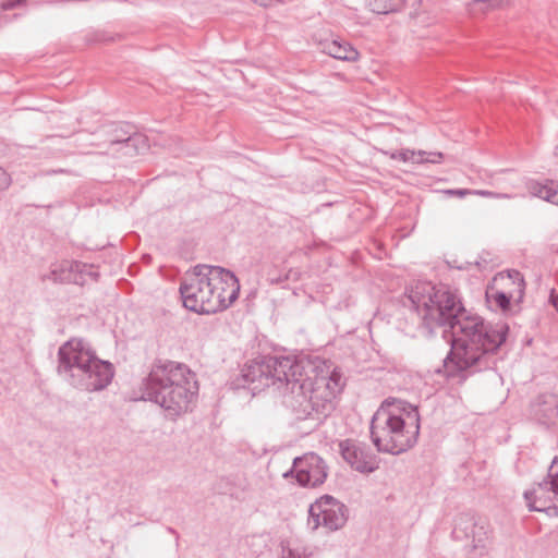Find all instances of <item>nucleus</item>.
I'll list each match as a JSON object with an SVG mask.
<instances>
[{"label":"nucleus","mask_w":558,"mask_h":558,"mask_svg":"<svg viewBox=\"0 0 558 558\" xmlns=\"http://www.w3.org/2000/svg\"><path fill=\"white\" fill-rule=\"evenodd\" d=\"M413 308L421 318V328L433 335L436 328L452 332L451 350L444 360L445 374L460 383L468 377L493 369L509 333L505 323H488L468 312L448 286L417 281L407 290Z\"/></svg>","instance_id":"f257e3e1"},{"label":"nucleus","mask_w":558,"mask_h":558,"mask_svg":"<svg viewBox=\"0 0 558 558\" xmlns=\"http://www.w3.org/2000/svg\"><path fill=\"white\" fill-rule=\"evenodd\" d=\"M233 385L253 395L270 386H286L284 404L295 418L318 426L333 412L336 396L344 383L339 371L320 361L266 355L245 364Z\"/></svg>","instance_id":"f03ea898"},{"label":"nucleus","mask_w":558,"mask_h":558,"mask_svg":"<svg viewBox=\"0 0 558 558\" xmlns=\"http://www.w3.org/2000/svg\"><path fill=\"white\" fill-rule=\"evenodd\" d=\"M141 399L155 402L167 413L177 416L192 410L198 393L196 376L190 368L173 361H157L142 380Z\"/></svg>","instance_id":"7ed1b4c3"},{"label":"nucleus","mask_w":558,"mask_h":558,"mask_svg":"<svg viewBox=\"0 0 558 558\" xmlns=\"http://www.w3.org/2000/svg\"><path fill=\"white\" fill-rule=\"evenodd\" d=\"M369 430L379 452H405L416 444L420 435L418 409L401 400L387 399L374 413Z\"/></svg>","instance_id":"20e7f679"},{"label":"nucleus","mask_w":558,"mask_h":558,"mask_svg":"<svg viewBox=\"0 0 558 558\" xmlns=\"http://www.w3.org/2000/svg\"><path fill=\"white\" fill-rule=\"evenodd\" d=\"M211 270L213 266L199 264L186 274L179 289L185 308L197 314L219 312L220 303L215 300Z\"/></svg>","instance_id":"39448f33"},{"label":"nucleus","mask_w":558,"mask_h":558,"mask_svg":"<svg viewBox=\"0 0 558 558\" xmlns=\"http://www.w3.org/2000/svg\"><path fill=\"white\" fill-rule=\"evenodd\" d=\"M82 361L62 378L66 384L86 392L100 391L110 385L114 376V368L110 362L100 360L92 347Z\"/></svg>","instance_id":"423d86ee"},{"label":"nucleus","mask_w":558,"mask_h":558,"mask_svg":"<svg viewBox=\"0 0 558 558\" xmlns=\"http://www.w3.org/2000/svg\"><path fill=\"white\" fill-rule=\"evenodd\" d=\"M348 520V508L330 495H324L310 506L308 526L315 531L319 526L329 532L341 529Z\"/></svg>","instance_id":"0eeeda50"},{"label":"nucleus","mask_w":558,"mask_h":558,"mask_svg":"<svg viewBox=\"0 0 558 558\" xmlns=\"http://www.w3.org/2000/svg\"><path fill=\"white\" fill-rule=\"evenodd\" d=\"M454 539H471L470 558H482L488 554V530L471 513H460L454 520L452 530Z\"/></svg>","instance_id":"6e6552de"},{"label":"nucleus","mask_w":558,"mask_h":558,"mask_svg":"<svg viewBox=\"0 0 558 558\" xmlns=\"http://www.w3.org/2000/svg\"><path fill=\"white\" fill-rule=\"evenodd\" d=\"M524 498L532 511L553 508L558 513V457L551 461L547 476L531 490H526Z\"/></svg>","instance_id":"1a4fd4ad"},{"label":"nucleus","mask_w":558,"mask_h":558,"mask_svg":"<svg viewBox=\"0 0 558 558\" xmlns=\"http://www.w3.org/2000/svg\"><path fill=\"white\" fill-rule=\"evenodd\" d=\"M293 476L302 487L320 486L327 478V465L315 452H307L293 460L292 468L283 474L288 478Z\"/></svg>","instance_id":"9d476101"},{"label":"nucleus","mask_w":558,"mask_h":558,"mask_svg":"<svg viewBox=\"0 0 558 558\" xmlns=\"http://www.w3.org/2000/svg\"><path fill=\"white\" fill-rule=\"evenodd\" d=\"M211 280L215 300L220 303L219 312L227 310L239 298L240 283L236 276L220 266H213Z\"/></svg>","instance_id":"9b49d317"},{"label":"nucleus","mask_w":558,"mask_h":558,"mask_svg":"<svg viewBox=\"0 0 558 558\" xmlns=\"http://www.w3.org/2000/svg\"><path fill=\"white\" fill-rule=\"evenodd\" d=\"M89 348L90 344L82 338L65 341L58 350V375L63 378L74 367L76 368Z\"/></svg>","instance_id":"f8f14e48"},{"label":"nucleus","mask_w":558,"mask_h":558,"mask_svg":"<svg viewBox=\"0 0 558 558\" xmlns=\"http://www.w3.org/2000/svg\"><path fill=\"white\" fill-rule=\"evenodd\" d=\"M340 453L347 463L361 473H371L374 465L373 454L366 445L353 439H345L339 444Z\"/></svg>","instance_id":"ddd939ff"},{"label":"nucleus","mask_w":558,"mask_h":558,"mask_svg":"<svg viewBox=\"0 0 558 558\" xmlns=\"http://www.w3.org/2000/svg\"><path fill=\"white\" fill-rule=\"evenodd\" d=\"M529 415L537 424L547 428L558 425V396L555 393L537 396L530 404Z\"/></svg>","instance_id":"4468645a"},{"label":"nucleus","mask_w":558,"mask_h":558,"mask_svg":"<svg viewBox=\"0 0 558 558\" xmlns=\"http://www.w3.org/2000/svg\"><path fill=\"white\" fill-rule=\"evenodd\" d=\"M125 138L126 141L122 142L112 151L100 153L105 155H110L112 157H133L135 155L143 154L149 148L148 138L146 135L142 133L135 132L132 136H126Z\"/></svg>","instance_id":"2eb2a0df"},{"label":"nucleus","mask_w":558,"mask_h":558,"mask_svg":"<svg viewBox=\"0 0 558 558\" xmlns=\"http://www.w3.org/2000/svg\"><path fill=\"white\" fill-rule=\"evenodd\" d=\"M324 51L330 57L343 61H355L359 58L357 50L345 41L341 43L338 40H332L326 43L324 46Z\"/></svg>","instance_id":"dca6fc26"},{"label":"nucleus","mask_w":558,"mask_h":558,"mask_svg":"<svg viewBox=\"0 0 558 558\" xmlns=\"http://www.w3.org/2000/svg\"><path fill=\"white\" fill-rule=\"evenodd\" d=\"M529 191L533 196L542 198L550 204L558 205V191L554 187L553 182H531Z\"/></svg>","instance_id":"f3484780"},{"label":"nucleus","mask_w":558,"mask_h":558,"mask_svg":"<svg viewBox=\"0 0 558 558\" xmlns=\"http://www.w3.org/2000/svg\"><path fill=\"white\" fill-rule=\"evenodd\" d=\"M135 133L134 126L128 123L116 125L108 134L107 142L109 144L106 151H112L122 142L126 141V136H132Z\"/></svg>","instance_id":"a211bd4d"},{"label":"nucleus","mask_w":558,"mask_h":558,"mask_svg":"<svg viewBox=\"0 0 558 558\" xmlns=\"http://www.w3.org/2000/svg\"><path fill=\"white\" fill-rule=\"evenodd\" d=\"M372 12L377 14H388L399 11L404 0H366Z\"/></svg>","instance_id":"6ab92c4d"},{"label":"nucleus","mask_w":558,"mask_h":558,"mask_svg":"<svg viewBox=\"0 0 558 558\" xmlns=\"http://www.w3.org/2000/svg\"><path fill=\"white\" fill-rule=\"evenodd\" d=\"M487 300H493L498 308H500L504 313H506L510 308V301L513 296L512 292H504V291H494L486 292Z\"/></svg>","instance_id":"aec40b11"},{"label":"nucleus","mask_w":558,"mask_h":558,"mask_svg":"<svg viewBox=\"0 0 558 558\" xmlns=\"http://www.w3.org/2000/svg\"><path fill=\"white\" fill-rule=\"evenodd\" d=\"M500 280L510 281L511 284L514 286L515 291L519 294V300L522 299L523 293H524L525 282H524V278L520 271L514 270V269L508 270L506 277L500 275Z\"/></svg>","instance_id":"412c9836"},{"label":"nucleus","mask_w":558,"mask_h":558,"mask_svg":"<svg viewBox=\"0 0 558 558\" xmlns=\"http://www.w3.org/2000/svg\"><path fill=\"white\" fill-rule=\"evenodd\" d=\"M426 154L425 150H411V149H401L391 154V158L396 160H401L403 162H413L417 163L420 157H423Z\"/></svg>","instance_id":"4be33fe9"},{"label":"nucleus","mask_w":558,"mask_h":558,"mask_svg":"<svg viewBox=\"0 0 558 558\" xmlns=\"http://www.w3.org/2000/svg\"><path fill=\"white\" fill-rule=\"evenodd\" d=\"M281 558H314L313 553L307 547L298 545L294 547L282 546Z\"/></svg>","instance_id":"5701e85b"},{"label":"nucleus","mask_w":558,"mask_h":558,"mask_svg":"<svg viewBox=\"0 0 558 558\" xmlns=\"http://www.w3.org/2000/svg\"><path fill=\"white\" fill-rule=\"evenodd\" d=\"M70 269L71 271L78 272L80 275L87 274L88 276L97 280L98 274L94 270L93 265H87L81 262H73L70 265Z\"/></svg>","instance_id":"b1692460"},{"label":"nucleus","mask_w":558,"mask_h":558,"mask_svg":"<svg viewBox=\"0 0 558 558\" xmlns=\"http://www.w3.org/2000/svg\"><path fill=\"white\" fill-rule=\"evenodd\" d=\"M444 159V154L440 151H426L423 157H420L417 163L430 162V163H439Z\"/></svg>","instance_id":"393cba45"},{"label":"nucleus","mask_w":558,"mask_h":558,"mask_svg":"<svg viewBox=\"0 0 558 558\" xmlns=\"http://www.w3.org/2000/svg\"><path fill=\"white\" fill-rule=\"evenodd\" d=\"M444 194L449 196H458V197H464L466 195H472L473 192L470 189H450L442 191Z\"/></svg>","instance_id":"a878e982"},{"label":"nucleus","mask_w":558,"mask_h":558,"mask_svg":"<svg viewBox=\"0 0 558 558\" xmlns=\"http://www.w3.org/2000/svg\"><path fill=\"white\" fill-rule=\"evenodd\" d=\"M11 184L10 174L0 167V192L7 190Z\"/></svg>","instance_id":"bb28decb"},{"label":"nucleus","mask_w":558,"mask_h":558,"mask_svg":"<svg viewBox=\"0 0 558 558\" xmlns=\"http://www.w3.org/2000/svg\"><path fill=\"white\" fill-rule=\"evenodd\" d=\"M472 192H473L472 195H480V196H484V197H505V198L509 197V195H507V194H498V193L487 191V190H472Z\"/></svg>","instance_id":"cd10ccee"},{"label":"nucleus","mask_w":558,"mask_h":558,"mask_svg":"<svg viewBox=\"0 0 558 558\" xmlns=\"http://www.w3.org/2000/svg\"><path fill=\"white\" fill-rule=\"evenodd\" d=\"M26 0H4L2 3H1V8L3 10H12L14 9L15 7L24 3Z\"/></svg>","instance_id":"c85d7f7f"},{"label":"nucleus","mask_w":558,"mask_h":558,"mask_svg":"<svg viewBox=\"0 0 558 558\" xmlns=\"http://www.w3.org/2000/svg\"><path fill=\"white\" fill-rule=\"evenodd\" d=\"M254 3L260 5V7H270L276 3H282V0H252Z\"/></svg>","instance_id":"c756f323"},{"label":"nucleus","mask_w":558,"mask_h":558,"mask_svg":"<svg viewBox=\"0 0 558 558\" xmlns=\"http://www.w3.org/2000/svg\"><path fill=\"white\" fill-rule=\"evenodd\" d=\"M49 278L52 279L53 281L71 280L70 274L68 275V277H61V276L58 275V270L57 269L51 270Z\"/></svg>","instance_id":"7c9ffc66"},{"label":"nucleus","mask_w":558,"mask_h":558,"mask_svg":"<svg viewBox=\"0 0 558 558\" xmlns=\"http://www.w3.org/2000/svg\"><path fill=\"white\" fill-rule=\"evenodd\" d=\"M550 303L558 311V293L556 294L554 290L550 293Z\"/></svg>","instance_id":"2f4dec72"},{"label":"nucleus","mask_w":558,"mask_h":558,"mask_svg":"<svg viewBox=\"0 0 558 558\" xmlns=\"http://www.w3.org/2000/svg\"><path fill=\"white\" fill-rule=\"evenodd\" d=\"M167 531L175 536V541H177V544H178L179 543V534H178V532L174 529H172V527H168Z\"/></svg>","instance_id":"473e14b6"},{"label":"nucleus","mask_w":558,"mask_h":558,"mask_svg":"<svg viewBox=\"0 0 558 558\" xmlns=\"http://www.w3.org/2000/svg\"><path fill=\"white\" fill-rule=\"evenodd\" d=\"M63 172H64V170H63V169H58V170L49 171V172H47V173H48V174H50V173H54V174H56V173H63Z\"/></svg>","instance_id":"72a5a7b5"},{"label":"nucleus","mask_w":558,"mask_h":558,"mask_svg":"<svg viewBox=\"0 0 558 558\" xmlns=\"http://www.w3.org/2000/svg\"><path fill=\"white\" fill-rule=\"evenodd\" d=\"M554 156L558 158V144L554 148Z\"/></svg>","instance_id":"f704fd0d"}]
</instances>
